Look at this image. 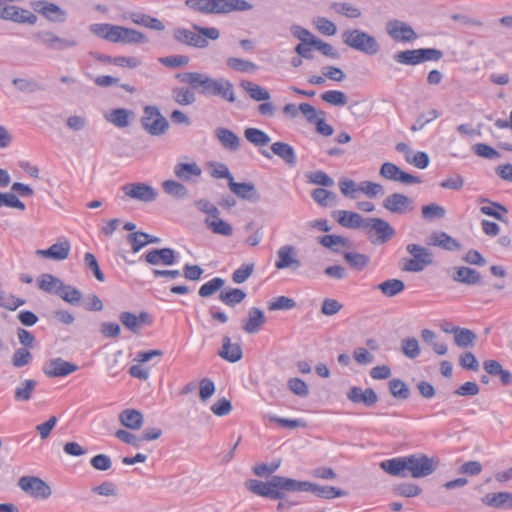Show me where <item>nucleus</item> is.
Returning a JSON list of instances; mask_svg holds the SVG:
<instances>
[{"label":"nucleus","mask_w":512,"mask_h":512,"mask_svg":"<svg viewBox=\"0 0 512 512\" xmlns=\"http://www.w3.org/2000/svg\"><path fill=\"white\" fill-rule=\"evenodd\" d=\"M342 41L346 46L370 56L376 55L381 48L373 35L360 29L345 30Z\"/></svg>","instance_id":"nucleus-6"},{"label":"nucleus","mask_w":512,"mask_h":512,"mask_svg":"<svg viewBox=\"0 0 512 512\" xmlns=\"http://www.w3.org/2000/svg\"><path fill=\"white\" fill-rule=\"evenodd\" d=\"M330 9L348 19H357L362 15L360 8L348 2H333L330 4Z\"/></svg>","instance_id":"nucleus-40"},{"label":"nucleus","mask_w":512,"mask_h":512,"mask_svg":"<svg viewBox=\"0 0 512 512\" xmlns=\"http://www.w3.org/2000/svg\"><path fill=\"white\" fill-rule=\"evenodd\" d=\"M78 370V366L62 358H54L45 364L43 372L50 378L65 377Z\"/></svg>","instance_id":"nucleus-18"},{"label":"nucleus","mask_w":512,"mask_h":512,"mask_svg":"<svg viewBox=\"0 0 512 512\" xmlns=\"http://www.w3.org/2000/svg\"><path fill=\"white\" fill-rule=\"evenodd\" d=\"M244 136L247 139V141L258 147L268 145L271 140L267 133L258 128L245 129Z\"/></svg>","instance_id":"nucleus-48"},{"label":"nucleus","mask_w":512,"mask_h":512,"mask_svg":"<svg viewBox=\"0 0 512 512\" xmlns=\"http://www.w3.org/2000/svg\"><path fill=\"white\" fill-rule=\"evenodd\" d=\"M393 492L401 497L412 498L421 494L422 489L413 483H401L393 487Z\"/></svg>","instance_id":"nucleus-58"},{"label":"nucleus","mask_w":512,"mask_h":512,"mask_svg":"<svg viewBox=\"0 0 512 512\" xmlns=\"http://www.w3.org/2000/svg\"><path fill=\"white\" fill-rule=\"evenodd\" d=\"M185 5L202 14H228L249 11L253 5L247 0H185Z\"/></svg>","instance_id":"nucleus-4"},{"label":"nucleus","mask_w":512,"mask_h":512,"mask_svg":"<svg viewBox=\"0 0 512 512\" xmlns=\"http://www.w3.org/2000/svg\"><path fill=\"white\" fill-rule=\"evenodd\" d=\"M201 168L195 163H177L174 166V174L181 181L188 182L201 175Z\"/></svg>","instance_id":"nucleus-33"},{"label":"nucleus","mask_w":512,"mask_h":512,"mask_svg":"<svg viewBox=\"0 0 512 512\" xmlns=\"http://www.w3.org/2000/svg\"><path fill=\"white\" fill-rule=\"evenodd\" d=\"M32 8L50 22L62 23L67 18V12L52 2L36 1L32 3Z\"/></svg>","instance_id":"nucleus-15"},{"label":"nucleus","mask_w":512,"mask_h":512,"mask_svg":"<svg viewBox=\"0 0 512 512\" xmlns=\"http://www.w3.org/2000/svg\"><path fill=\"white\" fill-rule=\"evenodd\" d=\"M225 284L224 279L220 277H215L211 279L210 281L204 283L198 293L201 297H209L213 295L215 292H217L220 288H222Z\"/></svg>","instance_id":"nucleus-63"},{"label":"nucleus","mask_w":512,"mask_h":512,"mask_svg":"<svg viewBox=\"0 0 512 512\" xmlns=\"http://www.w3.org/2000/svg\"><path fill=\"white\" fill-rule=\"evenodd\" d=\"M127 241L131 244L132 251L134 253H137V252L140 251V249H142L146 245H148V244H157L161 240H160V238H158L156 236H152V235L147 234L145 232L138 231V232H134V233L128 234L127 235Z\"/></svg>","instance_id":"nucleus-31"},{"label":"nucleus","mask_w":512,"mask_h":512,"mask_svg":"<svg viewBox=\"0 0 512 512\" xmlns=\"http://www.w3.org/2000/svg\"><path fill=\"white\" fill-rule=\"evenodd\" d=\"M246 297V293L238 288H232L229 291H222L219 294V299L228 306H234L241 303Z\"/></svg>","instance_id":"nucleus-55"},{"label":"nucleus","mask_w":512,"mask_h":512,"mask_svg":"<svg viewBox=\"0 0 512 512\" xmlns=\"http://www.w3.org/2000/svg\"><path fill=\"white\" fill-rule=\"evenodd\" d=\"M363 231L375 245L388 242L396 234L395 229L381 218H366Z\"/></svg>","instance_id":"nucleus-9"},{"label":"nucleus","mask_w":512,"mask_h":512,"mask_svg":"<svg viewBox=\"0 0 512 512\" xmlns=\"http://www.w3.org/2000/svg\"><path fill=\"white\" fill-rule=\"evenodd\" d=\"M192 27L195 31L182 27L173 29L174 40L187 46L203 49L209 45L208 39L217 40L220 37V31L216 27H202L197 24H193Z\"/></svg>","instance_id":"nucleus-5"},{"label":"nucleus","mask_w":512,"mask_h":512,"mask_svg":"<svg viewBox=\"0 0 512 512\" xmlns=\"http://www.w3.org/2000/svg\"><path fill=\"white\" fill-rule=\"evenodd\" d=\"M216 138L223 148L229 151H237L240 148V138L236 133L228 128H217L215 130Z\"/></svg>","instance_id":"nucleus-30"},{"label":"nucleus","mask_w":512,"mask_h":512,"mask_svg":"<svg viewBox=\"0 0 512 512\" xmlns=\"http://www.w3.org/2000/svg\"><path fill=\"white\" fill-rule=\"evenodd\" d=\"M377 289L387 297H394L405 289V283L399 279H388L377 286Z\"/></svg>","instance_id":"nucleus-42"},{"label":"nucleus","mask_w":512,"mask_h":512,"mask_svg":"<svg viewBox=\"0 0 512 512\" xmlns=\"http://www.w3.org/2000/svg\"><path fill=\"white\" fill-rule=\"evenodd\" d=\"M125 197L138 200L140 202H152L157 197V191L146 183H128L122 186Z\"/></svg>","instance_id":"nucleus-13"},{"label":"nucleus","mask_w":512,"mask_h":512,"mask_svg":"<svg viewBox=\"0 0 512 512\" xmlns=\"http://www.w3.org/2000/svg\"><path fill=\"white\" fill-rule=\"evenodd\" d=\"M148 314L141 312L139 316L131 312H122L119 315L121 323L131 332L138 333L142 327V324L147 320Z\"/></svg>","instance_id":"nucleus-35"},{"label":"nucleus","mask_w":512,"mask_h":512,"mask_svg":"<svg viewBox=\"0 0 512 512\" xmlns=\"http://www.w3.org/2000/svg\"><path fill=\"white\" fill-rule=\"evenodd\" d=\"M12 84L17 90L23 93H34L40 90L39 84L30 78H14Z\"/></svg>","instance_id":"nucleus-62"},{"label":"nucleus","mask_w":512,"mask_h":512,"mask_svg":"<svg viewBox=\"0 0 512 512\" xmlns=\"http://www.w3.org/2000/svg\"><path fill=\"white\" fill-rule=\"evenodd\" d=\"M140 122L142 128L151 136H162L169 129L168 120L162 115L160 109L154 105H146L143 108V116Z\"/></svg>","instance_id":"nucleus-8"},{"label":"nucleus","mask_w":512,"mask_h":512,"mask_svg":"<svg viewBox=\"0 0 512 512\" xmlns=\"http://www.w3.org/2000/svg\"><path fill=\"white\" fill-rule=\"evenodd\" d=\"M443 52L436 48H418L397 51L393 55L395 62L401 65L415 66L427 61H439Z\"/></svg>","instance_id":"nucleus-7"},{"label":"nucleus","mask_w":512,"mask_h":512,"mask_svg":"<svg viewBox=\"0 0 512 512\" xmlns=\"http://www.w3.org/2000/svg\"><path fill=\"white\" fill-rule=\"evenodd\" d=\"M175 77L205 97H220L230 103L236 101L234 86L226 78H212L199 72H182Z\"/></svg>","instance_id":"nucleus-3"},{"label":"nucleus","mask_w":512,"mask_h":512,"mask_svg":"<svg viewBox=\"0 0 512 512\" xmlns=\"http://www.w3.org/2000/svg\"><path fill=\"white\" fill-rule=\"evenodd\" d=\"M218 355L228 362L235 363L241 360L243 353L239 344L231 343V339L228 336H224Z\"/></svg>","instance_id":"nucleus-29"},{"label":"nucleus","mask_w":512,"mask_h":512,"mask_svg":"<svg viewBox=\"0 0 512 512\" xmlns=\"http://www.w3.org/2000/svg\"><path fill=\"white\" fill-rule=\"evenodd\" d=\"M385 31L395 42H413L418 38V34L412 26L399 19L387 21Z\"/></svg>","instance_id":"nucleus-12"},{"label":"nucleus","mask_w":512,"mask_h":512,"mask_svg":"<svg viewBox=\"0 0 512 512\" xmlns=\"http://www.w3.org/2000/svg\"><path fill=\"white\" fill-rule=\"evenodd\" d=\"M148 41L142 32L122 26L120 43L124 44H140Z\"/></svg>","instance_id":"nucleus-51"},{"label":"nucleus","mask_w":512,"mask_h":512,"mask_svg":"<svg viewBox=\"0 0 512 512\" xmlns=\"http://www.w3.org/2000/svg\"><path fill=\"white\" fill-rule=\"evenodd\" d=\"M194 90L195 89L191 88V86L175 87L172 89V98L177 104L181 106L192 105L196 101Z\"/></svg>","instance_id":"nucleus-38"},{"label":"nucleus","mask_w":512,"mask_h":512,"mask_svg":"<svg viewBox=\"0 0 512 512\" xmlns=\"http://www.w3.org/2000/svg\"><path fill=\"white\" fill-rule=\"evenodd\" d=\"M332 216L337 220V222L345 228L349 229H359L364 230V226L366 223V219H364L360 214L356 212H351L347 210H338L334 211Z\"/></svg>","instance_id":"nucleus-23"},{"label":"nucleus","mask_w":512,"mask_h":512,"mask_svg":"<svg viewBox=\"0 0 512 512\" xmlns=\"http://www.w3.org/2000/svg\"><path fill=\"white\" fill-rule=\"evenodd\" d=\"M63 285V281L51 274H42L38 280L39 289L46 293H54L57 295V291L60 290V286Z\"/></svg>","instance_id":"nucleus-46"},{"label":"nucleus","mask_w":512,"mask_h":512,"mask_svg":"<svg viewBox=\"0 0 512 512\" xmlns=\"http://www.w3.org/2000/svg\"><path fill=\"white\" fill-rule=\"evenodd\" d=\"M427 243L429 245L441 247L442 249L447 251H458L461 249V244L456 239L448 235L446 232L432 233L429 236Z\"/></svg>","instance_id":"nucleus-28"},{"label":"nucleus","mask_w":512,"mask_h":512,"mask_svg":"<svg viewBox=\"0 0 512 512\" xmlns=\"http://www.w3.org/2000/svg\"><path fill=\"white\" fill-rule=\"evenodd\" d=\"M401 351L406 357L410 359L417 358L421 352L418 340L414 337H407L402 339Z\"/></svg>","instance_id":"nucleus-56"},{"label":"nucleus","mask_w":512,"mask_h":512,"mask_svg":"<svg viewBox=\"0 0 512 512\" xmlns=\"http://www.w3.org/2000/svg\"><path fill=\"white\" fill-rule=\"evenodd\" d=\"M206 226L215 234L222 236H231L233 234L232 226L219 218H207L205 220Z\"/></svg>","instance_id":"nucleus-45"},{"label":"nucleus","mask_w":512,"mask_h":512,"mask_svg":"<svg viewBox=\"0 0 512 512\" xmlns=\"http://www.w3.org/2000/svg\"><path fill=\"white\" fill-rule=\"evenodd\" d=\"M479 202L480 203H489L490 204L488 206H481L480 207V211H481L482 214L487 215V216H491V217H493V218H495L497 220L503 221V216L497 210H500V211H503L504 213H507V209H506L505 206H503L500 203L492 202V201H490L487 198H480Z\"/></svg>","instance_id":"nucleus-54"},{"label":"nucleus","mask_w":512,"mask_h":512,"mask_svg":"<svg viewBox=\"0 0 512 512\" xmlns=\"http://www.w3.org/2000/svg\"><path fill=\"white\" fill-rule=\"evenodd\" d=\"M38 383L33 379L22 380L14 390V400L16 402H27L32 399L33 393Z\"/></svg>","instance_id":"nucleus-34"},{"label":"nucleus","mask_w":512,"mask_h":512,"mask_svg":"<svg viewBox=\"0 0 512 512\" xmlns=\"http://www.w3.org/2000/svg\"><path fill=\"white\" fill-rule=\"evenodd\" d=\"M71 245L68 240L54 243L46 250H37V254L56 261L65 260L70 252Z\"/></svg>","instance_id":"nucleus-27"},{"label":"nucleus","mask_w":512,"mask_h":512,"mask_svg":"<svg viewBox=\"0 0 512 512\" xmlns=\"http://www.w3.org/2000/svg\"><path fill=\"white\" fill-rule=\"evenodd\" d=\"M301 266V261L297 258L296 249L292 245L281 246L277 251V261L275 267L278 270L292 268L298 269Z\"/></svg>","instance_id":"nucleus-20"},{"label":"nucleus","mask_w":512,"mask_h":512,"mask_svg":"<svg viewBox=\"0 0 512 512\" xmlns=\"http://www.w3.org/2000/svg\"><path fill=\"white\" fill-rule=\"evenodd\" d=\"M449 274L454 282L468 286L478 285L482 281L480 272L467 266L453 267L449 270Z\"/></svg>","instance_id":"nucleus-19"},{"label":"nucleus","mask_w":512,"mask_h":512,"mask_svg":"<svg viewBox=\"0 0 512 512\" xmlns=\"http://www.w3.org/2000/svg\"><path fill=\"white\" fill-rule=\"evenodd\" d=\"M240 86L249 94L255 101H268L270 99L269 91L258 84L249 80H242Z\"/></svg>","instance_id":"nucleus-39"},{"label":"nucleus","mask_w":512,"mask_h":512,"mask_svg":"<svg viewBox=\"0 0 512 512\" xmlns=\"http://www.w3.org/2000/svg\"><path fill=\"white\" fill-rule=\"evenodd\" d=\"M246 488L253 494L271 500H282L287 493L305 491L314 493L317 497L333 499L346 495V492L333 486H320L309 481H298L292 478L274 475L267 482L250 479L245 483Z\"/></svg>","instance_id":"nucleus-1"},{"label":"nucleus","mask_w":512,"mask_h":512,"mask_svg":"<svg viewBox=\"0 0 512 512\" xmlns=\"http://www.w3.org/2000/svg\"><path fill=\"white\" fill-rule=\"evenodd\" d=\"M133 114L132 111L125 108H117L112 110L106 119L116 127L124 128L129 125L130 117L133 116Z\"/></svg>","instance_id":"nucleus-43"},{"label":"nucleus","mask_w":512,"mask_h":512,"mask_svg":"<svg viewBox=\"0 0 512 512\" xmlns=\"http://www.w3.org/2000/svg\"><path fill=\"white\" fill-rule=\"evenodd\" d=\"M482 503L496 509H512V492L487 493L482 497Z\"/></svg>","instance_id":"nucleus-24"},{"label":"nucleus","mask_w":512,"mask_h":512,"mask_svg":"<svg viewBox=\"0 0 512 512\" xmlns=\"http://www.w3.org/2000/svg\"><path fill=\"white\" fill-rule=\"evenodd\" d=\"M5 20L19 24L34 25L37 22V16L27 9L18 6H7Z\"/></svg>","instance_id":"nucleus-26"},{"label":"nucleus","mask_w":512,"mask_h":512,"mask_svg":"<svg viewBox=\"0 0 512 512\" xmlns=\"http://www.w3.org/2000/svg\"><path fill=\"white\" fill-rule=\"evenodd\" d=\"M121 424L129 429L138 430L143 425V415L135 409H125L119 415Z\"/></svg>","instance_id":"nucleus-37"},{"label":"nucleus","mask_w":512,"mask_h":512,"mask_svg":"<svg viewBox=\"0 0 512 512\" xmlns=\"http://www.w3.org/2000/svg\"><path fill=\"white\" fill-rule=\"evenodd\" d=\"M438 464L437 459L418 453L384 460L380 468L392 476L406 477L410 474L413 478H423L431 475Z\"/></svg>","instance_id":"nucleus-2"},{"label":"nucleus","mask_w":512,"mask_h":512,"mask_svg":"<svg viewBox=\"0 0 512 512\" xmlns=\"http://www.w3.org/2000/svg\"><path fill=\"white\" fill-rule=\"evenodd\" d=\"M389 392L391 395L400 400H406L410 397V389L401 379L394 378L389 381Z\"/></svg>","instance_id":"nucleus-52"},{"label":"nucleus","mask_w":512,"mask_h":512,"mask_svg":"<svg viewBox=\"0 0 512 512\" xmlns=\"http://www.w3.org/2000/svg\"><path fill=\"white\" fill-rule=\"evenodd\" d=\"M321 99L334 106H344L347 104V96L344 92L338 90H328L321 94Z\"/></svg>","instance_id":"nucleus-60"},{"label":"nucleus","mask_w":512,"mask_h":512,"mask_svg":"<svg viewBox=\"0 0 512 512\" xmlns=\"http://www.w3.org/2000/svg\"><path fill=\"white\" fill-rule=\"evenodd\" d=\"M19 488L36 499H48L52 490L51 487L41 478L37 476H22L18 480Z\"/></svg>","instance_id":"nucleus-11"},{"label":"nucleus","mask_w":512,"mask_h":512,"mask_svg":"<svg viewBox=\"0 0 512 512\" xmlns=\"http://www.w3.org/2000/svg\"><path fill=\"white\" fill-rule=\"evenodd\" d=\"M359 192L365 194L368 198H376L385 193L384 187L372 181H362L359 183Z\"/></svg>","instance_id":"nucleus-61"},{"label":"nucleus","mask_w":512,"mask_h":512,"mask_svg":"<svg viewBox=\"0 0 512 512\" xmlns=\"http://www.w3.org/2000/svg\"><path fill=\"white\" fill-rule=\"evenodd\" d=\"M312 199L322 207L332 206L336 201V194L324 188H316L311 192Z\"/></svg>","instance_id":"nucleus-50"},{"label":"nucleus","mask_w":512,"mask_h":512,"mask_svg":"<svg viewBox=\"0 0 512 512\" xmlns=\"http://www.w3.org/2000/svg\"><path fill=\"white\" fill-rule=\"evenodd\" d=\"M347 398L355 404H364L366 407L374 406L378 401V396L372 388L363 390L361 387L353 386L347 392Z\"/></svg>","instance_id":"nucleus-22"},{"label":"nucleus","mask_w":512,"mask_h":512,"mask_svg":"<svg viewBox=\"0 0 512 512\" xmlns=\"http://www.w3.org/2000/svg\"><path fill=\"white\" fill-rule=\"evenodd\" d=\"M345 261L350 265V267L361 271L363 270L369 263V256L357 253V252H345L343 254Z\"/></svg>","instance_id":"nucleus-53"},{"label":"nucleus","mask_w":512,"mask_h":512,"mask_svg":"<svg viewBox=\"0 0 512 512\" xmlns=\"http://www.w3.org/2000/svg\"><path fill=\"white\" fill-rule=\"evenodd\" d=\"M227 66L238 72H254L257 70V65L253 62L236 57L228 58Z\"/></svg>","instance_id":"nucleus-59"},{"label":"nucleus","mask_w":512,"mask_h":512,"mask_svg":"<svg viewBox=\"0 0 512 512\" xmlns=\"http://www.w3.org/2000/svg\"><path fill=\"white\" fill-rule=\"evenodd\" d=\"M318 242L325 248L330 249L334 253H340L341 248H350L351 243L348 238L341 235H324L319 237Z\"/></svg>","instance_id":"nucleus-32"},{"label":"nucleus","mask_w":512,"mask_h":512,"mask_svg":"<svg viewBox=\"0 0 512 512\" xmlns=\"http://www.w3.org/2000/svg\"><path fill=\"white\" fill-rule=\"evenodd\" d=\"M271 150L275 155L280 157L288 166H295L296 153L291 145L284 142H275L271 145Z\"/></svg>","instance_id":"nucleus-36"},{"label":"nucleus","mask_w":512,"mask_h":512,"mask_svg":"<svg viewBox=\"0 0 512 512\" xmlns=\"http://www.w3.org/2000/svg\"><path fill=\"white\" fill-rule=\"evenodd\" d=\"M421 212L422 217L429 221L434 220L436 218H443L446 213L445 209L436 203L424 205L421 209Z\"/></svg>","instance_id":"nucleus-64"},{"label":"nucleus","mask_w":512,"mask_h":512,"mask_svg":"<svg viewBox=\"0 0 512 512\" xmlns=\"http://www.w3.org/2000/svg\"><path fill=\"white\" fill-rule=\"evenodd\" d=\"M413 201L404 194L401 193H392L388 195L382 206L393 214H405L411 210H413Z\"/></svg>","instance_id":"nucleus-17"},{"label":"nucleus","mask_w":512,"mask_h":512,"mask_svg":"<svg viewBox=\"0 0 512 512\" xmlns=\"http://www.w3.org/2000/svg\"><path fill=\"white\" fill-rule=\"evenodd\" d=\"M379 174L385 179L400 182L405 185H412L421 182L419 177L401 170L397 165L391 162L383 163Z\"/></svg>","instance_id":"nucleus-14"},{"label":"nucleus","mask_w":512,"mask_h":512,"mask_svg":"<svg viewBox=\"0 0 512 512\" xmlns=\"http://www.w3.org/2000/svg\"><path fill=\"white\" fill-rule=\"evenodd\" d=\"M306 178L309 183L314 185H319L322 187H332L334 185V180L322 170L309 172L306 174Z\"/></svg>","instance_id":"nucleus-57"},{"label":"nucleus","mask_w":512,"mask_h":512,"mask_svg":"<svg viewBox=\"0 0 512 512\" xmlns=\"http://www.w3.org/2000/svg\"><path fill=\"white\" fill-rule=\"evenodd\" d=\"M163 191L177 199H185L189 196V191L182 183L175 180H165L162 183Z\"/></svg>","instance_id":"nucleus-41"},{"label":"nucleus","mask_w":512,"mask_h":512,"mask_svg":"<svg viewBox=\"0 0 512 512\" xmlns=\"http://www.w3.org/2000/svg\"><path fill=\"white\" fill-rule=\"evenodd\" d=\"M422 340L430 345L434 352L438 355H445L447 353V345L444 342L437 340V335L434 331L429 329H423L421 331Z\"/></svg>","instance_id":"nucleus-44"},{"label":"nucleus","mask_w":512,"mask_h":512,"mask_svg":"<svg viewBox=\"0 0 512 512\" xmlns=\"http://www.w3.org/2000/svg\"><path fill=\"white\" fill-rule=\"evenodd\" d=\"M57 296L71 305L79 304L82 299V293L80 290L64 283L62 286H60V290L57 291Z\"/></svg>","instance_id":"nucleus-49"},{"label":"nucleus","mask_w":512,"mask_h":512,"mask_svg":"<svg viewBox=\"0 0 512 512\" xmlns=\"http://www.w3.org/2000/svg\"><path fill=\"white\" fill-rule=\"evenodd\" d=\"M32 38L48 50L62 51L78 45L76 39L59 37L50 30L36 31L32 34Z\"/></svg>","instance_id":"nucleus-10"},{"label":"nucleus","mask_w":512,"mask_h":512,"mask_svg":"<svg viewBox=\"0 0 512 512\" xmlns=\"http://www.w3.org/2000/svg\"><path fill=\"white\" fill-rule=\"evenodd\" d=\"M228 187L232 193L237 197L255 203L260 200V194L258 193L255 185L251 182L238 183L233 179H230Z\"/></svg>","instance_id":"nucleus-21"},{"label":"nucleus","mask_w":512,"mask_h":512,"mask_svg":"<svg viewBox=\"0 0 512 512\" xmlns=\"http://www.w3.org/2000/svg\"><path fill=\"white\" fill-rule=\"evenodd\" d=\"M266 322L264 312L256 307H252L248 311V318L243 322L242 329L249 334L260 331Z\"/></svg>","instance_id":"nucleus-25"},{"label":"nucleus","mask_w":512,"mask_h":512,"mask_svg":"<svg viewBox=\"0 0 512 512\" xmlns=\"http://www.w3.org/2000/svg\"><path fill=\"white\" fill-rule=\"evenodd\" d=\"M477 339L476 334L467 328H461L458 326L454 333V342L460 348H466L472 346Z\"/></svg>","instance_id":"nucleus-47"},{"label":"nucleus","mask_w":512,"mask_h":512,"mask_svg":"<svg viewBox=\"0 0 512 512\" xmlns=\"http://www.w3.org/2000/svg\"><path fill=\"white\" fill-rule=\"evenodd\" d=\"M142 257L148 264L153 266H172L177 263V253L172 248L152 249Z\"/></svg>","instance_id":"nucleus-16"}]
</instances>
